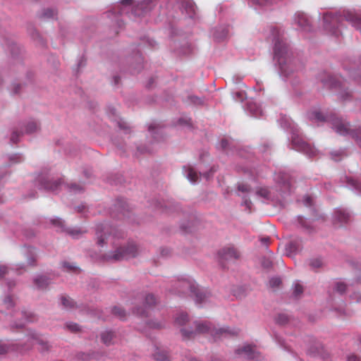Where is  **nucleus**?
Masks as SVG:
<instances>
[{
	"instance_id": "nucleus-57",
	"label": "nucleus",
	"mask_w": 361,
	"mask_h": 361,
	"mask_svg": "<svg viewBox=\"0 0 361 361\" xmlns=\"http://www.w3.org/2000/svg\"><path fill=\"white\" fill-rule=\"evenodd\" d=\"M303 292V287L302 285H300V283H295L294 284V288H293V295L295 297V298H298L299 297Z\"/></svg>"
},
{
	"instance_id": "nucleus-12",
	"label": "nucleus",
	"mask_w": 361,
	"mask_h": 361,
	"mask_svg": "<svg viewBox=\"0 0 361 361\" xmlns=\"http://www.w3.org/2000/svg\"><path fill=\"white\" fill-rule=\"evenodd\" d=\"M319 80L326 87L340 90L338 95L341 99L345 100L350 96V92L343 90L345 85L336 77L324 73V75L320 76Z\"/></svg>"
},
{
	"instance_id": "nucleus-36",
	"label": "nucleus",
	"mask_w": 361,
	"mask_h": 361,
	"mask_svg": "<svg viewBox=\"0 0 361 361\" xmlns=\"http://www.w3.org/2000/svg\"><path fill=\"white\" fill-rule=\"evenodd\" d=\"M176 323L180 326H183L182 328L186 327L188 329H190V327L192 326V322H189L188 315L184 312L180 313L176 317Z\"/></svg>"
},
{
	"instance_id": "nucleus-18",
	"label": "nucleus",
	"mask_w": 361,
	"mask_h": 361,
	"mask_svg": "<svg viewBox=\"0 0 361 361\" xmlns=\"http://www.w3.org/2000/svg\"><path fill=\"white\" fill-rule=\"evenodd\" d=\"M156 302L157 299L153 294H146L143 297V307H135L133 312L139 316H147V310L153 307Z\"/></svg>"
},
{
	"instance_id": "nucleus-55",
	"label": "nucleus",
	"mask_w": 361,
	"mask_h": 361,
	"mask_svg": "<svg viewBox=\"0 0 361 361\" xmlns=\"http://www.w3.org/2000/svg\"><path fill=\"white\" fill-rule=\"evenodd\" d=\"M288 320H289L288 316L284 313L279 314L276 318V323L280 325L286 324V323H288Z\"/></svg>"
},
{
	"instance_id": "nucleus-49",
	"label": "nucleus",
	"mask_w": 361,
	"mask_h": 361,
	"mask_svg": "<svg viewBox=\"0 0 361 361\" xmlns=\"http://www.w3.org/2000/svg\"><path fill=\"white\" fill-rule=\"evenodd\" d=\"M111 312L114 315L116 316L120 319H123L126 316V311L123 308L118 306L114 307L111 310Z\"/></svg>"
},
{
	"instance_id": "nucleus-30",
	"label": "nucleus",
	"mask_w": 361,
	"mask_h": 361,
	"mask_svg": "<svg viewBox=\"0 0 361 361\" xmlns=\"http://www.w3.org/2000/svg\"><path fill=\"white\" fill-rule=\"evenodd\" d=\"M301 250V244L297 240L290 241L286 245V254L288 257H293L295 255L300 252Z\"/></svg>"
},
{
	"instance_id": "nucleus-63",
	"label": "nucleus",
	"mask_w": 361,
	"mask_h": 361,
	"mask_svg": "<svg viewBox=\"0 0 361 361\" xmlns=\"http://www.w3.org/2000/svg\"><path fill=\"white\" fill-rule=\"evenodd\" d=\"M281 283V280L279 277H273L269 280V285L272 288H276L279 286Z\"/></svg>"
},
{
	"instance_id": "nucleus-41",
	"label": "nucleus",
	"mask_w": 361,
	"mask_h": 361,
	"mask_svg": "<svg viewBox=\"0 0 361 361\" xmlns=\"http://www.w3.org/2000/svg\"><path fill=\"white\" fill-rule=\"evenodd\" d=\"M25 86L18 83V82H13L11 84L10 87V92L13 95H20L23 92V90H24Z\"/></svg>"
},
{
	"instance_id": "nucleus-21",
	"label": "nucleus",
	"mask_w": 361,
	"mask_h": 361,
	"mask_svg": "<svg viewBox=\"0 0 361 361\" xmlns=\"http://www.w3.org/2000/svg\"><path fill=\"white\" fill-rule=\"evenodd\" d=\"M236 354L242 355L248 360L259 361L261 360V355L257 352L251 345H246L236 350Z\"/></svg>"
},
{
	"instance_id": "nucleus-58",
	"label": "nucleus",
	"mask_w": 361,
	"mask_h": 361,
	"mask_svg": "<svg viewBox=\"0 0 361 361\" xmlns=\"http://www.w3.org/2000/svg\"><path fill=\"white\" fill-rule=\"evenodd\" d=\"M16 286V282L13 280H8L6 283V293H13L15 288Z\"/></svg>"
},
{
	"instance_id": "nucleus-28",
	"label": "nucleus",
	"mask_w": 361,
	"mask_h": 361,
	"mask_svg": "<svg viewBox=\"0 0 361 361\" xmlns=\"http://www.w3.org/2000/svg\"><path fill=\"white\" fill-rule=\"evenodd\" d=\"M350 214L344 209H338L334 212V221L340 224H346L350 221Z\"/></svg>"
},
{
	"instance_id": "nucleus-33",
	"label": "nucleus",
	"mask_w": 361,
	"mask_h": 361,
	"mask_svg": "<svg viewBox=\"0 0 361 361\" xmlns=\"http://www.w3.org/2000/svg\"><path fill=\"white\" fill-rule=\"evenodd\" d=\"M347 186L358 195H361V180L345 177Z\"/></svg>"
},
{
	"instance_id": "nucleus-44",
	"label": "nucleus",
	"mask_w": 361,
	"mask_h": 361,
	"mask_svg": "<svg viewBox=\"0 0 361 361\" xmlns=\"http://www.w3.org/2000/svg\"><path fill=\"white\" fill-rule=\"evenodd\" d=\"M348 74L350 78L359 83H361V66L357 70L352 68L348 69Z\"/></svg>"
},
{
	"instance_id": "nucleus-11",
	"label": "nucleus",
	"mask_w": 361,
	"mask_h": 361,
	"mask_svg": "<svg viewBox=\"0 0 361 361\" xmlns=\"http://www.w3.org/2000/svg\"><path fill=\"white\" fill-rule=\"evenodd\" d=\"M35 343L39 345V350L42 353L48 352L51 348L49 343L44 340L39 334L30 329L26 334V340L23 343V351L29 350Z\"/></svg>"
},
{
	"instance_id": "nucleus-59",
	"label": "nucleus",
	"mask_w": 361,
	"mask_h": 361,
	"mask_svg": "<svg viewBox=\"0 0 361 361\" xmlns=\"http://www.w3.org/2000/svg\"><path fill=\"white\" fill-rule=\"evenodd\" d=\"M66 327L71 332H77L80 331V326L78 324L74 322H68L66 324Z\"/></svg>"
},
{
	"instance_id": "nucleus-56",
	"label": "nucleus",
	"mask_w": 361,
	"mask_h": 361,
	"mask_svg": "<svg viewBox=\"0 0 361 361\" xmlns=\"http://www.w3.org/2000/svg\"><path fill=\"white\" fill-rule=\"evenodd\" d=\"M62 265H63V267L67 271L77 272L78 270V268L75 264L67 262H63Z\"/></svg>"
},
{
	"instance_id": "nucleus-10",
	"label": "nucleus",
	"mask_w": 361,
	"mask_h": 361,
	"mask_svg": "<svg viewBox=\"0 0 361 361\" xmlns=\"http://www.w3.org/2000/svg\"><path fill=\"white\" fill-rule=\"evenodd\" d=\"M137 252L136 245L130 242L126 245L117 247L114 252L104 255L103 258L106 262H114L135 257Z\"/></svg>"
},
{
	"instance_id": "nucleus-39",
	"label": "nucleus",
	"mask_w": 361,
	"mask_h": 361,
	"mask_svg": "<svg viewBox=\"0 0 361 361\" xmlns=\"http://www.w3.org/2000/svg\"><path fill=\"white\" fill-rule=\"evenodd\" d=\"M297 226L307 232H311L312 231V222L302 216L297 217Z\"/></svg>"
},
{
	"instance_id": "nucleus-42",
	"label": "nucleus",
	"mask_w": 361,
	"mask_h": 361,
	"mask_svg": "<svg viewBox=\"0 0 361 361\" xmlns=\"http://www.w3.org/2000/svg\"><path fill=\"white\" fill-rule=\"evenodd\" d=\"M57 15L56 10L53 8L44 9L40 14V18L44 20L54 19Z\"/></svg>"
},
{
	"instance_id": "nucleus-23",
	"label": "nucleus",
	"mask_w": 361,
	"mask_h": 361,
	"mask_svg": "<svg viewBox=\"0 0 361 361\" xmlns=\"http://www.w3.org/2000/svg\"><path fill=\"white\" fill-rule=\"evenodd\" d=\"M220 147L228 154L236 152L240 156H243L241 150H239L233 140L222 139L220 142Z\"/></svg>"
},
{
	"instance_id": "nucleus-24",
	"label": "nucleus",
	"mask_w": 361,
	"mask_h": 361,
	"mask_svg": "<svg viewBox=\"0 0 361 361\" xmlns=\"http://www.w3.org/2000/svg\"><path fill=\"white\" fill-rule=\"evenodd\" d=\"M245 110L252 116L256 118L263 115V110L261 105L253 101L247 102Z\"/></svg>"
},
{
	"instance_id": "nucleus-37",
	"label": "nucleus",
	"mask_w": 361,
	"mask_h": 361,
	"mask_svg": "<svg viewBox=\"0 0 361 361\" xmlns=\"http://www.w3.org/2000/svg\"><path fill=\"white\" fill-rule=\"evenodd\" d=\"M3 305L7 310H11L16 305V297L13 293H6L3 300Z\"/></svg>"
},
{
	"instance_id": "nucleus-3",
	"label": "nucleus",
	"mask_w": 361,
	"mask_h": 361,
	"mask_svg": "<svg viewBox=\"0 0 361 361\" xmlns=\"http://www.w3.org/2000/svg\"><path fill=\"white\" fill-rule=\"evenodd\" d=\"M240 330L236 328L224 326L216 328L213 324L206 320H196L192 322V326L180 329V333L184 340H190L196 337L197 334H209L215 341L229 338L238 335Z\"/></svg>"
},
{
	"instance_id": "nucleus-15",
	"label": "nucleus",
	"mask_w": 361,
	"mask_h": 361,
	"mask_svg": "<svg viewBox=\"0 0 361 361\" xmlns=\"http://www.w3.org/2000/svg\"><path fill=\"white\" fill-rule=\"evenodd\" d=\"M16 317L18 321H13L11 324V329H22L27 323L33 322L35 320V314L28 311L22 310L16 312Z\"/></svg>"
},
{
	"instance_id": "nucleus-50",
	"label": "nucleus",
	"mask_w": 361,
	"mask_h": 361,
	"mask_svg": "<svg viewBox=\"0 0 361 361\" xmlns=\"http://www.w3.org/2000/svg\"><path fill=\"white\" fill-rule=\"evenodd\" d=\"M8 160L10 161L9 166L22 162L24 160L23 157L20 154H14L9 155Z\"/></svg>"
},
{
	"instance_id": "nucleus-26",
	"label": "nucleus",
	"mask_w": 361,
	"mask_h": 361,
	"mask_svg": "<svg viewBox=\"0 0 361 361\" xmlns=\"http://www.w3.org/2000/svg\"><path fill=\"white\" fill-rule=\"evenodd\" d=\"M33 283L39 290H45L51 283V279L45 275H37L33 279Z\"/></svg>"
},
{
	"instance_id": "nucleus-31",
	"label": "nucleus",
	"mask_w": 361,
	"mask_h": 361,
	"mask_svg": "<svg viewBox=\"0 0 361 361\" xmlns=\"http://www.w3.org/2000/svg\"><path fill=\"white\" fill-rule=\"evenodd\" d=\"M102 342L106 346L114 344L116 333L111 330H105L100 334Z\"/></svg>"
},
{
	"instance_id": "nucleus-43",
	"label": "nucleus",
	"mask_w": 361,
	"mask_h": 361,
	"mask_svg": "<svg viewBox=\"0 0 361 361\" xmlns=\"http://www.w3.org/2000/svg\"><path fill=\"white\" fill-rule=\"evenodd\" d=\"M39 128V123L35 121H30L27 122L25 126V133L31 134L38 130Z\"/></svg>"
},
{
	"instance_id": "nucleus-1",
	"label": "nucleus",
	"mask_w": 361,
	"mask_h": 361,
	"mask_svg": "<svg viewBox=\"0 0 361 361\" xmlns=\"http://www.w3.org/2000/svg\"><path fill=\"white\" fill-rule=\"evenodd\" d=\"M269 37L273 44L274 61L279 68V74L284 80H288L302 68V65L288 42L284 30L271 27Z\"/></svg>"
},
{
	"instance_id": "nucleus-54",
	"label": "nucleus",
	"mask_w": 361,
	"mask_h": 361,
	"mask_svg": "<svg viewBox=\"0 0 361 361\" xmlns=\"http://www.w3.org/2000/svg\"><path fill=\"white\" fill-rule=\"evenodd\" d=\"M243 199V202L241 203L242 206H244L246 209L248 211H251L252 207V202L250 200L249 197L247 195H244L241 196Z\"/></svg>"
},
{
	"instance_id": "nucleus-27",
	"label": "nucleus",
	"mask_w": 361,
	"mask_h": 361,
	"mask_svg": "<svg viewBox=\"0 0 361 361\" xmlns=\"http://www.w3.org/2000/svg\"><path fill=\"white\" fill-rule=\"evenodd\" d=\"M228 26L221 25L212 30V36L215 40L220 42L228 37Z\"/></svg>"
},
{
	"instance_id": "nucleus-48",
	"label": "nucleus",
	"mask_w": 361,
	"mask_h": 361,
	"mask_svg": "<svg viewBox=\"0 0 361 361\" xmlns=\"http://www.w3.org/2000/svg\"><path fill=\"white\" fill-rule=\"evenodd\" d=\"M77 357H78V359L81 360H89L91 359H98L99 358L98 355L94 353H82V352L78 353Z\"/></svg>"
},
{
	"instance_id": "nucleus-2",
	"label": "nucleus",
	"mask_w": 361,
	"mask_h": 361,
	"mask_svg": "<svg viewBox=\"0 0 361 361\" xmlns=\"http://www.w3.org/2000/svg\"><path fill=\"white\" fill-rule=\"evenodd\" d=\"M156 6V0H120L114 4L111 9L105 13V16L109 18L113 26L122 27L123 23L121 17L126 16L130 19L135 20L137 17H142L149 13Z\"/></svg>"
},
{
	"instance_id": "nucleus-46",
	"label": "nucleus",
	"mask_w": 361,
	"mask_h": 361,
	"mask_svg": "<svg viewBox=\"0 0 361 361\" xmlns=\"http://www.w3.org/2000/svg\"><path fill=\"white\" fill-rule=\"evenodd\" d=\"M309 264L312 269L316 271L317 269L322 267L324 263L322 259L314 258L310 260Z\"/></svg>"
},
{
	"instance_id": "nucleus-45",
	"label": "nucleus",
	"mask_w": 361,
	"mask_h": 361,
	"mask_svg": "<svg viewBox=\"0 0 361 361\" xmlns=\"http://www.w3.org/2000/svg\"><path fill=\"white\" fill-rule=\"evenodd\" d=\"M61 302L62 306L67 310L72 309L75 307L74 301L68 297H66L63 295L61 296Z\"/></svg>"
},
{
	"instance_id": "nucleus-62",
	"label": "nucleus",
	"mask_w": 361,
	"mask_h": 361,
	"mask_svg": "<svg viewBox=\"0 0 361 361\" xmlns=\"http://www.w3.org/2000/svg\"><path fill=\"white\" fill-rule=\"evenodd\" d=\"M261 264L264 269H269L272 267V262L269 258L263 257L261 260Z\"/></svg>"
},
{
	"instance_id": "nucleus-13",
	"label": "nucleus",
	"mask_w": 361,
	"mask_h": 361,
	"mask_svg": "<svg viewBox=\"0 0 361 361\" xmlns=\"http://www.w3.org/2000/svg\"><path fill=\"white\" fill-rule=\"evenodd\" d=\"M36 184L39 190L56 192L60 188L61 180L60 178L54 179L49 174H42L37 177Z\"/></svg>"
},
{
	"instance_id": "nucleus-32",
	"label": "nucleus",
	"mask_w": 361,
	"mask_h": 361,
	"mask_svg": "<svg viewBox=\"0 0 361 361\" xmlns=\"http://www.w3.org/2000/svg\"><path fill=\"white\" fill-rule=\"evenodd\" d=\"M4 46L9 50L11 56L15 59L21 53L20 47L11 39H6Z\"/></svg>"
},
{
	"instance_id": "nucleus-60",
	"label": "nucleus",
	"mask_w": 361,
	"mask_h": 361,
	"mask_svg": "<svg viewBox=\"0 0 361 361\" xmlns=\"http://www.w3.org/2000/svg\"><path fill=\"white\" fill-rule=\"evenodd\" d=\"M238 190L243 193H249L251 192V187L245 183H239L238 185Z\"/></svg>"
},
{
	"instance_id": "nucleus-20",
	"label": "nucleus",
	"mask_w": 361,
	"mask_h": 361,
	"mask_svg": "<svg viewBox=\"0 0 361 361\" xmlns=\"http://www.w3.org/2000/svg\"><path fill=\"white\" fill-rule=\"evenodd\" d=\"M294 23L298 25L297 29L304 32L312 30L311 23L309 18L303 13H297L294 16Z\"/></svg>"
},
{
	"instance_id": "nucleus-16",
	"label": "nucleus",
	"mask_w": 361,
	"mask_h": 361,
	"mask_svg": "<svg viewBox=\"0 0 361 361\" xmlns=\"http://www.w3.org/2000/svg\"><path fill=\"white\" fill-rule=\"evenodd\" d=\"M8 352L24 353L23 343L18 341L0 340V355H4Z\"/></svg>"
},
{
	"instance_id": "nucleus-51",
	"label": "nucleus",
	"mask_w": 361,
	"mask_h": 361,
	"mask_svg": "<svg viewBox=\"0 0 361 361\" xmlns=\"http://www.w3.org/2000/svg\"><path fill=\"white\" fill-rule=\"evenodd\" d=\"M69 192L73 194L81 193L84 191V188L77 183H71L68 185Z\"/></svg>"
},
{
	"instance_id": "nucleus-9",
	"label": "nucleus",
	"mask_w": 361,
	"mask_h": 361,
	"mask_svg": "<svg viewBox=\"0 0 361 361\" xmlns=\"http://www.w3.org/2000/svg\"><path fill=\"white\" fill-rule=\"evenodd\" d=\"M95 235L97 245L99 247H104L110 238H121L124 237V233L118 228L112 227L107 223H100L96 225Z\"/></svg>"
},
{
	"instance_id": "nucleus-6",
	"label": "nucleus",
	"mask_w": 361,
	"mask_h": 361,
	"mask_svg": "<svg viewBox=\"0 0 361 361\" xmlns=\"http://www.w3.org/2000/svg\"><path fill=\"white\" fill-rule=\"evenodd\" d=\"M308 118L317 122H328L331 128L339 135L352 137L361 147V129H350L349 123L338 118L334 114L324 115L318 110L308 112Z\"/></svg>"
},
{
	"instance_id": "nucleus-4",
	"label": "nucleus",
	"mask_w": 361,
	"mask_h": 361,
	"mask_svg": "<svg viewBox=\"0 0 361 361\" xmlns=\"http://www.w3.org/2000/svg\"><path fill=\"white\" fill-rule=\"evenodd\" d=\"M349 22L355 29L361 31V17L352 11L326 12L323 16V28L327 35L338 37L343 33V21Z\"/></svg>"
},
{
	"instance_id": "nucleus-5",
	"label": "nucleus",
	"mask_w": 361,
	"mask_h": 361,
	"mask_svg": "<svg viewBox=\"0 0 361 361\" xmlns=\"http://www.w3.org/2000/svg\"><path fill=\"white\" fill-rule=\"evenodd\" d=\"M169 291L180 296L190 293L197 305L204 303L211 296L210 292L200 288L195 280L189 276H181L173 279Z\"/></svg>"
},
{
	"instance_id": "nucleus-17",
	"label": "nucleus",
	"mask_w": 361,
	"mask_h": 361,
	"mask_svg": "<svg viewBox=\"0 0 361 361\" xmlns=\"http://www.w3.org/2000/svg\"><path fill=\"white\" fill-rule=\"evenodd\" d=\"M51 222L54 225L61 228L62 231H65L67 234L73 238H79L82 235L83 233L86 232V231L80 228H66L64 226L63 221L58 217L51 219Z\"/></svg>"
},
{
	"instance_id": "nucleus-34",
	"label": "nucleus",
	"mask_w": 361,
	"mask_h": 361,
	"mask_svg": "<svg viewBox=\"0 0 361 361\" xmlns=\"http://www.w3.org/2000/svg\"><path fill=\"white\" fill-rule=\"evenodd\" d=\"M153 356L156 361H171V356L169 352L165 349L158 347H156Z\"/></svg>"
},
{
	"instance_id": "nucleus-64",
	"label": "nucleus",
	"mask_w": 361,
	"mask_h": 361,
	"mask_svg": "<svg viewBox=\"0 0 361 361\" xmlns=\"http://www.w3.org/2000/svg\"><path fill=\"white\" fill-rule=\"evenodd\" d=\"M319 349H320V346L319 345H317L315 347H310L308 350H307V354L312 355V356H315L319 351Z\"/></svg>"
},
{
	"instance_id": "nucleus-38",
	"label": "nucleus",
	"mask_w": 361,
	"mask_h": 361,
	"mask_svg": "<svg viewBox=\"0 0 361 361\" xmlns=\"http://www.w3.org/2000/svg\"><path fill=\"white\" fill-rule=\"evenodd\" d=\"M148 130L152 134L154 139L159 141L158 136L161 135L163 132L161 126L157 123H152L149 126Z\"/></svg>"
},
{
	"instance_id": "nucleus-29",
	"label": "nucleus",
	"mask_w": 361,
	"mask_h": 361,
	"mask_svg": "<svg viewBox=\"0 0 361 361\" xmlns=\"http://www.w3.org/2000/svg\"><path fill=\"white\" fill-rule=\"evenodd\" d=\"M23 253L26 256L27 264L30 266H36L37 252L35 247L31 246H25Z\"/></svg>"
},
{
	"instance_id": "nucleus-14",
	"label": "nucleus",
	"mask_w": 361,
	"mask_h": 361,
	"mask_svg": "<svg viewBox=\"0 0 361 361\" xmlns=\"http://www.w3.org/2000/svg\"><path fill=\"white\" fill-rule=\"evenodd\" d=\"M183 171L184 173V176L188 178V180L192 183L195 184L199 179L200 176H202L206 180H209L214 173L216 171V169L215 166L211 167L210 170L204 173H198L194 167L191 165H185L183 167Z\"/></svg>"
},
{
	"instance_id": "nucleus-22",
	"label": "nucleus",
	"mask_w": 361,
	"mask_h": 361,
	"mask_svg": "<svg viewBox=\"0 0 361 361\" xmlns=\"http://www.w3.org/2000/svg\"><path fill=\"white\" fill-rule=\"evenodd\" d=\"M129 61L131 63L130 66H133L130 69L131 73L135 74L139 73L143 68V58L140 54V51H137L135 52L133 56L129 59Z\"/></svg>"
},
{
	"instance_id": "nucleus-47",
	"label": "nucleus",
	"mask_w": 361,
	"mask_h": 361,
	"mask_svg": "<svg viewBox=\"0 0 361 361\" xmlns=\"http://www.w3.org/2000/svg\"><path fill=\"white\" fill-rule=\"evenodd\" d=\"M118 127L124 131L126 134L130 133V128L128 126V123L123 121L122 118H118L115 120Z\"/></svg>"
},
{
	"instance_id": "nucleus-61",
	"label": "nucleus",
	"mask_w": 361,
	"mask_h": 361,
	"mask_svg": "<svg viewBox=\"0 0 361 361\" xmlns=\"http://www.w3.org/2000/svg\"><path fill=\"white\" fill-rule=\"evenodd\" d=\"M23 134L22 132L14 130L11 136L10 140L12 143H17L19 141L20 136Z\"/></svg>"
},
{
	"instance_id": "nucleus-7",
	"label": "nucleus",
	"mask_w": 361,
	"mask_h": 361,
	"mask_svg": "<svg viewBox=\"0 0 361 361\" xmlns=\"http://www.w3.org/2000/svg\"><path fill=\"white\" fill-rule=\"evenodd\" d=\"M275 188L259 187L255 194L267 201L280 202L291 192V180L289 174L279 172L275 176Z\"/></svg>"
},
{
	"instance_id": "nucleus-52",
	"label": "nucleus",
	"mask_w": 361,
	"mask_h": 361,
	"mask_svg": "<svg viewBox=\"0 0 361 361\" xmlns=\"http://www.w3.org/2000/svg\"><path fill=\"white\" fill-rule=\"evenodd\" d=\"M278 0H248L252 5L265 6L276 3Z\"/></svg>"
},
{
	"instance_id": "nucleus-8",
	"label": "nucleus",
	"mask_w": 361,
	"mask_h": 361,
	"mask_svg": "<svg viewBox=\"0 0 361 361\" xmlns=\"http://www.w3.org/2000/svg\"><path fill=\"white\" fill-rule=\"evenodd\" d=\"M279 123L284 130H290L291 134V146L293 149L303 153L309 157H314L317 154V149L303 140L298 126L289 117L282 116L279 119Z\"/></svg>"
},
{
	"instance_id": "nucleus-35",
	"label": "nucleus",
	"mask_w": 361,
	"mask_h": 361,
	"mask_svg": "<svg viewBox=\"0 0 361 361\" xmlns=\"http://www.w3.org/2000/svg\"><path fill=\"white\" fill-rule=\"evenodd\" d=\"M114 206L116 209L122 213L123 216L130 212L128 202L123 198L118 199Z\"/></svg>"
},
{
	"instance_id": "nucleus-25",
	"label": "nucleus",
	"mask_w": 361,
	"mask_h": 361,
	"mask_svg": "<svg viewBox=\"0 0 361 361\" xmlns=\"http://www.w3.org/2000/svg\"><path fill=\"white\" fill-rule=\"evenodd\" d=\"M181 8L183 12H185L190 18H195L196 16V6L192 0H182Z\"/></svg>"
},
{
	"instance_id": "nucleus-40",
	"label": "nucleus",
	"mask_w": 361,
	"mask_h": 361,
	"mask_svg": "<svg viewBox=\"0 0 361 361\" xmlns=\"http://www.w3.org/2000/svg\"><path fill=\"white\" fill-rule=\"evenodd\" d=\"M348 286V284L347 283L344 281L339 280L334 283L333 289L339 294L343 295L347 290Z\"/></svg>"
},
{
	"instance_id": "nucleus-19",
	"label": "nucleus",
	"mask_w": 361,
	"mask_h": 361,
	"mask_svg": "<svg viewBox=\"0 0 361 361\" xmlns=\"http://www.w3.org/2000/svg\"><path fill=\"white\" fill-rule=\"evenodd\" d=\"M218 257L221 264L224 261H230L232 259H237L239 258V252L233 247H226L221 249L218 252ZM224 267V264H222Z\"/></svg>"
},
{
	"instance_id": "nucleus-53",
	"label": "nucleus",
	"mask_w": 361,
	"mask_h": 361,
	"mask_svg": "<svg viewBox=\"0 0 361 361\" xmlns=\"http://www.w3.org/2000/svg\"><path fill=\"white\" fill-rule=\"evenodd\" d=\"M188 102L195 105H202L204 103L203 98L198 97L195 95H189L188 97Z\"/></svg>"
}]
</instances>
